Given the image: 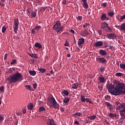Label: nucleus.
<instances>
[{
    "instance_id": "nucleus-1",
    "label": "nucleus",
    "mask_w": 125,
    "mask_h": 125,
    "mask_svg": "<svg viewBox=\"0 0 125 125\" xmlns=\"http://www.w3.org/2000/svg\"><path fill=\"white\" fill-rule=\"evenodd\" d=\"M113 84L108 83L106 84V89L111 95L118 96L121 94H125V84L124 83L113 81Z\"/></svg>"
},
{
    "instance_id": "nucleus-2",
    "label": "nucleus",
    "mask_w": 125,
    "mask_h": 125,
    "mask_svg": "<svg viewBox=\"0 0 125 125\" xmlns=\"http://www.w3.org/2000/svg\"><path fill=\"white\" fill-rule=\"evenodd\" d=\"M22 75L17 71L16 74L10 76L7 78V81H8L10 83H17L19 80L22 79Z\"/></svg>"
},
{
    "instance_id": "nucleus-3",
    "label": "nucleus",
    "mask_w": 125,
    "mask_h": 125,
    "mask_svg": "<svg viewBox=\"0 0 125 125\" xmlns=\"http://www.w3.org/2000/svg\"><path fill=\"white\" fill-rule=\"evenodd\" d=\"M120 116L121 117H125V103H122L120 105H118L116 107V110H120Z\"/></svg>"
},
{
    "instance_id": "nucleus-4",
    "label": "nucleus",
    "mask_w": 125,
    "mask_h": 125,
    "mask_svg": "<svg viewBox=\"0 0 125 125\" xmlns=\"http://www.w3.org/2000/svg\"><path fill=\"white\" fill-rule=\"evenodd\" d=\"M53 29L54 31H56L57 33H59L63 30V27L61 26V23L58 21L53 25Z\"/></svg>"
},
{
    "instance_id": "nucleus-5",
    "label": "nucleus",
    "mask_w": 125,
    "mask_h": 125,
    "mask_svg": "<svg viewBox=\"0 0 125 125\" xmlns=\"http://www.w3.org/2000/svg\"><path fill=\"white\" fill-rule=\"evenodd\" d=\"M50 104H52L50 107H53L54 109H59V104L57 103L54 97H52L50 99Z\"/></svg>"
},
{
    "instance_id": "nucleus-6",
    "label": "nucleus",
    "mask_w": 125,
    "mask_h": 125,
    "mask_svg": "<svg viewBox=\"0 0 125 125\" xmlns=\"http://www.w3.org/2000/svg\"><path fill=\"white\" fill-rule=\"evenodd\" d=\"M19 26V20L16 19L14 20V32L15 34H17V31H18V28Z\"/></svg>"
},
{
    "instance_id": "nucleus-7",
    "label": "nucleus",
    "mask_w": 125,
    "mask_h": 125,
    "mask_svg": "<svg viewBox=\"0 0 125 125\" xmlns=\"http://www.w3.org/2000/svg\"><path fill=\"white\" fill-rule=\"evenodd\" d=\"M97 62H100V63H103V64H105V63H107V60L104 57L101 58H96Z\"/></svg>"
},
{
    "instance_id": "nucleus-8",
    "label": "nucleus",
    "mask_w": 125,
    "mask_h": 125,
    "mask_svg": "<svg viewBox=\"0 0 125 125\" xmlns=\"http://www.w3.org/2000/svg\"><path fill=\"white\" fill-rule=\"evenodd\" d=\"M80 35L82 36V37H86V36L89 35V33L87 31V30L85 28L84 30L81 32Z\"/></svg>"
},
{
    "instance_id": "nucleus-9",
    "label": "nucleus",
    "mask_w": 125,
    "mask_h": 125,
    "mask_svg": "<svg viewBox=\"0 0 125 125\" xmlns=\"http://www.w3.org/2000/svg\"><path fill=\"white\" fill-rule=\"evenodd\" d=\"M109 18L106 17V13H103L102 14L101 16V20L102 21H105V20H107V21H109Z\"/></svg>"
},
{
    "instance_id": "nucleus-10",
    "label": "nucleus",
    "mask_w": 125,
    "mask_h": 125,
    "mask_svg": "<svg viewBox=\"0 0 125 125\" xmlns=\"http://www.w3.org/2000/svg\"><path fill=\"white\" fill-rule=\"evenodd\" d=\"M106 36L108 39H109L110 40H114L115 38L117 37V36H116V34L114 33H109L107 34Z\"/></svg>"
},
{
    "instance_id": "nucleus-11",
    "label": "nucleus",
    "mask_w": 125,
    "mask_h": 125,
    "mask_svg": "<svg viewBox=\"0 0 125 125\" xmlns=\"http://www.w3.org/2000/svg\"><path fill=\"white\" fill-rule=\"evenodd\" d=\"M83 43H84V39L83 38H81L78 40V44L79 46H82Z\"/></svg>"
},
{
    "instance_id": "nucleus-12",
    "label": "nucleus",
    "mask_w": 125,
    "mask_h": 125,
    "mask_svg": "<svg viewBox=\"0 0 125 125\" xmlns=\"http://www.w3.org/2000/svg\"><path fill=\"white\" fill-rule=\"evenodd\" d=\"M102 45H103V42L102 41H98L94 44V46L95 47H99L100 46H102Z\"/></svg>"
},
{
    "instance_id": "nucleus-13",
    "label": "nucleus",
    "mask_w": 125,
    "mask_h": 125,
    "mask_svg": "<svg viewBox=\"0 0 125 125\" xmlns=\"http://www.w3.org/2000/svg\"><path fill=\"white\" fill-rule=\"evenodd\" d=\"M46 124L47 125H56L53 119H48Z\"/></svg>"
},
{
    "instance_id": "nucleus-14",
    "label": "nucleus",
    "mask_w": 125,
    "mask_h": 125,
    "mask_svg": "<svg viewBox=\"0 0 125 125\" xmlns=\"http://www.w3.org/2000/svg\"><path fill=\"white\" fill-rule=\"evenodd\" d=\"M78 86H81L80 83H73L72 84V88H73V89H77V88H78Z\"/></svg>"
},
{
    "instance_id": "nucleus-15",
    "label": "nucleus",
    "mask_w": 125,
    "mask_h": 125,
    "mask_svg": "<svg viewBox=\"0 0 125 125\" xmlns=\"http://www.w3.org/2000/svg\"><path fill=\"white\" fill-rule=\"evenodd\" d=\"M100 54L102 56H106L107 55V52L103 49L100 50Z\"/></svg>"
},
{
    "instance_id": "nucleus-16",
    "label": "nucleus",
    "mask_w": 125,
    "mask_h": 125,
    "mask_svg": "<svg viewBox=\"0 0 125 125\" xmlns=\"http://www.w3.org/2000/svg\"><path fill=\"white\" fill-rule=\"evenodd\" d=\"M24 86L26 89H28L30 91H35V90H34V89H33L32 86H31L30 85H26Z\"/></svg>"
},
{
    "instance_id": "nucleus-17",
    "label": "nucleus",
    "mask_w": 125,
    "mask_h": 125,
    "mask_svg": "<svg viewBox=\"0 0 125 125\" xmlns=\"http://www.w3.org/2000/svg\"><path fill=\"white\" fill-rule=\"evenodd\" d=\"M82 1H83V4L84 5V8H88V4L86 0H81Z\"/></svg>"
},
{
    "instance_id": "nucleus-18",
    "label": "nucleus",
    "mask_w": 125,
    "mask_h": 125,
    "mask_svg": "<svg viewBox=\"0 0 125 125\" xmlns=\"http://www.w3.org/2000/svg\"><path fill=\"white\" fill-rule=\"evenodd\" d=\"M104 31L105 32H107V33H112V32H113V30H112V28L109 26H106Z\"/></svg>"
},
{
    "instance_id": "nucleus-19",
    "label": "nucleus",
    "mask_w": 125,
    "mask_h": 125,
    "mask_svg": "<svg viewBox=\"0 0 125 125\" xmlns=\"http://www.w3.org/2000/svg\"><path fill=\"white\" fill-rule=\"evenodd\" d=\"M35 47L37 48H39V49H41L42 48V44L39 42H37L35 44Z\"/></svg>"
},
{
    "instance_id": "nucleus-20",
    "label": "nucleus",
    "mask_w": 125,
    "mask_h": 125,
    "mask_svg": "<svg viewBox=\"0 0 125 125\" xmlns=\"http://www.w3.org/2000/svg\"><path fill=\"white\" fill-rule=\"evenodd\" d=\"M88 120H90V121H93V120H95L97 118L96 115H92L87 117Z\"/></svg>"
},
{
    "instance_id": "nucleus-21",
    "label": "nucleus",
    "mask_w": 125,
    "mask_h": 125,
    "mask_svg": "<svg viewBox=\"0 0 125 125\" xmlns=\"http://www.w3.org/2000/svg\"><path fill=\"white\" fill-rule=\"evenodd\" d=\"M29 56L32 57V58H35V59H38V57L36 54H32V53H29L28 54Z\"/></svg>"
},
{
    "instance_id": "nucleus-22",
    "label": "nucleus",
    "mask_w": 125,
    "mask_h": 125,
    "mask_svg": "<svg viewBox=\"0 0 125 125\" xmlns=\"http://www.w3.org/2000/svg\"><path fill=\"white\" fill-rule=\"evenodd\" d=\"M108 116L109 117L111 118L112 119H114V118H116L117 117V114L112 113H109L108 114Z\"/></svg>"
},
{
    "instance_id": "nucleus-23",
    "label": "nucleus",
    "mask_w": 125,
    "mask_h": 125,
    "mask_svg": "<svg viewBox=\"0 0 125 125\" xmlns=\"http://www.w3.org/2000/svg\"><path fill=\"white\" fill-rule=\"evenodd\" d=\"M29 73L31 76H36L37 74V72L35 70H29Z\"/></svg>"
},
{
    "instance_id": "nucleus-24",
    "label": "nucleus",
    "mask_w": 125,
    "mask_h": 125,
    "mask_svg": "<svg viewBox=\"0 0 125 125\" xmlns=\"http://www.w3.org/2000/svg\"><path fill=\"white\" fill-rule=\"evenodd\" d=\"M80 100L82 102H85L86 98H85V97L84 96L81 95L80 97Z\"/></svg>"
},
{
    "instance_id": "nucleus-25",
    "label": "nucleus",
    "mask_w": 125,
    "mask_h": 125,
    "mask_svg": "<svg viewBox=\"0 0 125 125\" xmlns=\"http://www.w3.org/2000/svg\"><path fill=\"white\" fill-rule=\"evenodd\" d=\"M33 107H34V104H33L31 103L27 105V109L28 110H32Z\"/></svg>"
},
{
    "instance_id": "nucleus-26",
    "label": "nucleus",
    "mask_w": 125,
    "mask_h": 125,
    "mask_svg": "<svg viewBox=\"0 0 125 125\" xmlns=\"http://www.w3.org/2000/svg\"><path fill=\"white\" fill-rule=\"evenodd\" d=\"M39 111L40 113H42V112L45 111V108H44V107L43 106H41L39 108Z\"/></svg>"
},
{
    "instance_id": "nucleus-27",
    "label": "nucleus",
    "mask_w": 125,
    "mask_h": 125,
    "mask_svg": "<svg viewBox=\"0 0 125 125\" xmlns=\"http://www.w3.org/2000/svg\"><path fill=\"white\" fill-rule=\"evenodd\" d=\"M99 81L102 83H105V78L102 76L100 77Z\"/></svg>"
},
{
    "instance_id": "nucleus-28",
    "label": "nucleus",
    "mask_w": 125,
    "mask_h": 125,
    "mask_svg": "<svg viewBox=\"0 0 125 125\" xmlns=\"http://www.w3.org/2000/svg\"><path fill=\"white\" fill-rule=\"evenodd\" d=\"M82 115V113L81 112H76L73 114V117H75V118H77V116L80 117Z\"/></svg>"
},
{
    "instance_id": "nucleus-29",
    "label": "nucleus",
    "mask_w": 125,
    "mask_h": 125,
    "mask_svg": "<svg viewBox=\"0 0 125 125\" xmlns=\"http://www.w3.org/2000/svg\"><path fill=\"white\" fill-rule=\"evenodd\" d=\"M31 16L33 18H35L37 16V13L36 11H32L31 13Z\"/></svg>"
},
{
    "instance_id": "nucleus-30",
    "label": "nucleus",
    "mask_w": 125,
    "mask_h": 125,
    "mask_svg": "<svg viewBox=\"0 0 125 125\" xmlns=\"http://www.w3.org/2000/svg\"><path fill=\"white\" fill-rule=\"evenodd\" d=\"M121 29L125 32V22L121 24Z\"/></svg>"
},
{
    "instance_id": "nucleus-31",
    "label": "nucleus",
    "mask_w": 125,
    "mask_h": 125,
    "mask_svg": "<svg viewBox=\"0 0 125 125\" xmlns=\"http://www.w3.org/2000/svg\"><path fill=\"white\" fill-rule=\"evenodd\" d=\"M62 93L66 95V96L69 95V92L67 90H63L62 92Z\"/></svg>"
},
{
    "instance_id": "nucleus-32",
    "label": "nucleus",
    "mask_w": 125,
    "mask_h": 125,
    "mask_svg": "<svg viewBox=\"0 0 125 125\" xmlns=\"http://www.w3.org/2000/svg\"><path fill=\"white\" fill-rule=\"evenodd\" d=\"M86 102L87 103H88L90 104H93V103H92V102H91V99H89V98H86Z\"/></svg>"
},
{
    "instance_id": "nucleus-33",
    "label": "nucleus",
    "mask_w": 125,
    "mask_h": 125,
    "mask_svg": "<svg viewBox=\"0 0 125 125\" xmlns=\"http://www.w3.org/2000/svg\"><path fill=\"white\" fill-rule=\"evenodd\" d=\"M70 101V99H69V98H64L63 99V102L64 103H68V102H69Z\"/></svg>"
},
{
    "instance_id": "nucleus-34",
    "label": "nucleus",
    "mask_w": 125,
    "mask_h": 125,
    "mask_svg": "<svg viewBox=\"0 0 125 125\" xmlns=\"http://www.w3.org/2000/svg\"><path fill=\"white\" fill-rule=\"evenodd\" d=\"M120 67L121 69H123L124 70H125V64L124 63H120Z\"/></svg>"
},
{
    "instance_id": "nucleus-35",
    "label": "nucleus",
    "mask_w": 125,
    "mask_h": 125,
    "mask_svg": "<svg viewBox=\"0 0 125 125\" xmlns=\"http://www.w3.org/2000/svg\"><path fill=\"white\" fill-rule=\"evenodd\" d=\"M39 70L41 73H45L46 72V70L44 68H39Z\"/></svg>"
},
{
    "instance_id": "nucleus-36",
    "label": "nucleus",
    "mask_w": 125,
    "mask_h": 125,
    "mask_svg": "<svg viewBox=\"0 0 125 125\" xmlns=\"http://www.w3.org/2000/svg\"><path fill=\"white\" fill-rule=\"evenodd\" d=\"M41 28H42V27L40 25H38L35 27V30L39 31H40V30H41Z\"/></svg>"
},
{
    "instance_id": "nucleus-37",
    "label": "nucleus",
    "mask_w": 125,
    "mask_h": 125,
    "mask_svg": "<svg viewBox=\"0 0 125 125\" xmlns=\"http://www.w3.org/2000/svg\"><path fill=\"white\" fill-rule=\"evenodd\" d=\"M107 14L110 17H113V16L114 15V12H109Z\"/></svg>"
},
{
    "instance_id": "nucleus-38",
    "label": "nucleus",
    "mask_w": 125,
    "mask_h": 125,
    "mask_svg": "<svg viewBox=\"0 0 125 125\" xmlns=\"http://www.w3.org/2000/svg\"><path fill=\"white\" fill-rule=\"evenodd\" d=\"M115 76L116 77H122V76H123V74L121 72H117L115 74Z\"/></svg>"
},
{
    "instance_id": "nucleus-39",
    "label": "nucleus",
    "mask_w": 125,
    "mask_h": 125,
    "mask_svg": "<svg viewBox=\"0 0 125 125\" xmlns=\"http://www.w3.org/2000/svg\"><path fill=\"white\" fill-rule=\"evenodd\" d=\"M45 9H46L45 7H42L40 9V11L44 12V11H45Z\"/></svg>"
},
{
    "instance_id": "nucleus-40",
    "label": "nucleus",
    "mask_w": 125,
    "mask_h": 125,
    "mask_svg": "<svg viewBox=\"0 0 125 125\" xmlns=\"http://www.w3.org/2000/svg\"><path fill=\"white\" fill-rule=\"evenodd\" d=\"M102 24L105 26L106 27H107L108 26H109V24L106 21L103 22L102 23Z\"/></svg>"
},
{
    "instance_id": "nucleus-41",
    "label": "nucleus",
    "mask_w": 125,
    "mask_h": 125,
    "mask_svg": "<svg viewBox=\"0 0 125 125\" xmlns=\"http://www.w3.org/2000/svg\"><path fill=\"white\" fill-rule=\"evenodd\" d=\"M87 26H89V23L85 22L83 25V28H87Z\"/></svg>"
},
{
    "instance_id": "nucleus-42",
    "label": "nucleus",
    "mask_w": 125,
    "mask_h": 125,
    "mask_svg": "<svg viewBox=\"0 0 125 125\" xmlns=\"http://www.w3.org/2000/svg\"><path fill=\"white\" fill-rule=\"evenodd\" d=\"M5 31H6V27H5V26H3L2 27V33H5Z\"/></svg>"
},
{
    "instance_id": "nucleus-43",
    "label": "nucleus",
    "mask_w": 125,
    "mask_h": 125,
    "mask_svg": "<svg viewBox=\"0 0 125 125\" xmlns=\"http://www.w3.org/2000/svg\"><path fill=\"white\" fill-rule=\"evenodd\" d=\"M105 104H106L107 107H111V106H112V104L109 102H105Z\"/></svg>"
},
{
    "instance_id": "nucleus-44",
    "label": "nucleus",
    "mask_w": 125,
    "mask_h": 125,
    "mask_svg": "<svg viewBox=\"0 0 125 125\" xmlns=\"http://www.w3.org/2000/svg\"><path fill=\"white\" fill-rule=\"evenodd\" d=\"M109 49H110V50H114L115 49V47H114L113 45H110L109 46Z\"/></svg>"
},
{
    "instance_id": "nucleus-45",
    "label": "nucleus",
    "mask_w": 125,
    "mask_h": 125,
    "mask_svg": "<svg viewBox=\"0 0 125 125\" xmlns=\"http://www.w3.org/2000/svg\"><path fill=\"white\" fill-rule=\"evenodd\" d=\"M125 14L123 16L120 17V20H121V21H123V20H125Z\"/></svg>"
},
{
    "instance_id": "nucleus-46",
    "label": "nucleus",
    "mask_w": 125,
    "mask_h": 125,
    "mask_svg": "<svg viewBox=\"0 0 125 125\" xmlns=\"http://www.w3.org/2000/svg\"><path fill=\"white\" fill-rule=\"evenodd\" d=\"M16 62H17V61H16V60H13L11 61V64L12 65H13V64H15V63H16Z\"/></svg>"
},
{
    "instance_id": "nucleus-47",
    "label": "nucleus",
    "mask_w": 125,
    "mask_h": 125,
    "mask_svg": "<svg viewBox=\"0 0 125 125\" xmlns=\"http://www.w3.org/2000/svg\"><path fill=\"white\" fill-rule=\"evenodd\" d=\"M106 27H107V26H105V25H104L103 24H101V29H104V31L106 29Z\"/></svg>"
},
{
    "instance_id": "nucleus-48",
    "label": "nucleus",
    "mask_w": 125,
    "mask_h": 125,
    "mask_svg": "<svg viewBox=\"0 0 125 125\" xmlns=\"http://www.w3.org/2000/svg\"><path fill=\"white\" fill-rule=\"evenodd\" d=\"M4 90V87H3V86H1L0 87V91L1 92H2V91H3Z\"/></svg>"
},
{
    "instance_id": "nucleus-49",
    "label": "nucleus",
    "mask_w": 125,
    "mask_h": 125,
    "mask_svg": "<svg viewBox=\"0 0 125 125\" xmlns=\"http://www.w3.org/2000/svg\"><path fill=\"white\" fill-rule=\"evenodd\" d=\"M110 97H111L109 95H106L104 98L106 100H108L110 98Z\"/></svg>"
},
{
    "instance_id": "nucleus-50",
    "label": "nucleus",
    "mask_w": 125,
    "mask_h": 125,
    "mask_svg": "<svg viewBox=\"0 0 125 125\" xmlns=\"http://www.w3.org/2000/svg\"><path fill=\"white\" fill-rule=\"evenodd\" d=\"M116 19H117V20H118V21H119L120 22H122L121 19H120V16H117L116 17Z\"/></svg>"
},
{
    "instance_id": "nucleus-51",
    "label": "nucleus",
    "mask_w": 125,
    "mask_h": 125,
    "mask_svg": "<svg viewBox=\"0 0 125 125\" xmlns=\"http://www.w3.org/2000/svg\"><path fill=\"white\" fill-rule=\"evenodd\" d=\"M26 112H27V109L26 108L22 109L23 114H26Z\"/></svg>"
},
{
    "instance_id": "nucleus-52",
    "label": "nucleus",
    "mask_w": 125,
    "mask_h": 125,
    "mask_svg": "<svg viewBox=\"0 0 125 125\" xmlns=\"http://www.w3.org/2000/svg\"><path fill=\"white\" fill-rule=\"evenodd\" d=\"M64 45V46H69V42L67 41H66Z\"/></svg>"
},
{
    "instance_id": "nucleus-53",
    "label": "nucleus",
    "mask_w": 125,
    "mask_h": 125,
    "mask_svg": "<svg viewBox=\"0 0 125 125\" xmlns=\"http://www.w3.org/2000/svg\"><path fill=\"white\" fill-rule=\"evenodd\" d=\"M98 33L99 34L100 36H101L102 35V31L101 30H98Z\"/></svg>"
},
{
    "instance_id": "nucleus-54",
    "label": "nucleus",
    "mask_w": 125,
    "mask_h": 125,
    "mask_svg": "<svg viewBox=\"0 0 125 125\" xmlns=\"http://www.w3.org/2000/svg\"><path fill=\"white\" fill-rule=\"evenodd\" d=\"M120 104H121V103L119 101H117L115 103V105L116 106H118V105H120Z\"/></svg>"
},
{
    "instance_id": "nucleus-55",
    "label": "nucleus",
    "mask_w": 125,
    "mask_h": 125,
    "mask_svg": "<svg viewBox=\"0 0 125 125\" xmlns=\"http://www.w3.org/2000/svg\"><path fill=\"white\" fill-rule=\"evenodd\" d=\"M4 120V117L2 116H0V122H2Z\"/></svg>"
},
{
    "instance_id": "nucleus-56",
    "label": "nucleus",
    "mask_w": 125,
    "mask_h": 125,
    "mask_svg": "<svg viewBox=\"0 0 125 125\" xmlns=\"http://www.w3.org/2000/svg\"><path fill=\"white\" fill-rule=\"evenodd\" d=\"M37 83L33 84V88H34V89H37Z\"/></svg>"
},
{
    "instance_id": "nucleus-57",
    "label": "nucleus",
    "mask_w": 125,
    "mask_h": 125,
    "mask_svg": "<svg viewBox=\"0 0 125 125\" xmlns=\"http://www.w3.org/2000/svg\"><path fill=\"white\" fill-rule=\"evenodd\" d=\"M74 124L75 125H80V123L78 121H75Z\"/></svg>"
},
{
    "instance_id": "nucleus-58",
    "label": "nucleus",
    "mask_w": 125,
    "mask_h": 125,
    "mask_svg": "<svg viewBox=\"0 0 125 125\" xmlns=\"http://www.w3.org/2000/svg\"><path fill=\"white\" fill-rule=\"evenodd\" d=\"M77 19H78V20H82V19H83V17L79 16Z\"/></svg>"
},
{
    "instance_id": "nucleus-59",
    "label": "nucleus",
    "mask_w": 125,
    "mask_h": 125,
    "mask_svg": "<svg viewBox=\"0 0 125 125\" xmlns=\"http://www.w3.org/2000/svg\"><path fill=\"white\" fill-rule=\"evenodd\" d=\"M31 32L32 33V34L33 35H35V34H36V31H35V29H32L31 30Z\"/></svg>"
},
{
    "instance_id": "nucleus-60",
    "label": "nucleus",
    "mask_w": 125,
    "mask_h": 125,
    "mask_svg": "<svg viewBox=\"0 0 125 125\" xmlns=\"http://www.w3.org/2000/svg\"><path fill=\"white\" fill-rule=\"evenodd\" d=\"M103 6H104V7H106V6H107V3L106 2L103 3Z\"/></svg>"
},
{
    "instance_id": "nucleus-61",
    "label": "nucleus",
    "mask_w": 125,
    "mask_h": 125,
    "mask_svg": "<svg viewBox=\"0 0 125 125\" xmlns=\"http://www.w3.org/2000/svg\"><path fill=\"white\" fill-rule=\"evenodd\" d=\"M98 88H99V90H101V91H102V89H103V88L102 87V86H99L98 87Z\"/></svg>"
},
{
    "instance_id": "nucleus-62",
    "label": "nucleus",
    "mask_w": 125,
    "mask_h": 125,
    "mask_svg": "<svg viewBox=\"0 0 125 125\" xmlns=\"http://www.w3.org/2000/svg\"><path fill=\"white\" fill-rule=\"evenodd\" d=\"M70 32H71L72 34H73V35L75 34V31L73 29L70 30Z\"/></svg>"
},
{
    "instance_id": "nucleus-63",
    "label": "nucleus",
    "mask_w": 125,
    "mask_h": 125,
    "mask_svg": "<svg viewBox=\"0 0 125 125\" xmlns=\"http://www.w3.org/2000/svg\"><path fill=\"white\" fill-rule=\"evenodd\" d=\"M104 67H101V68H100V70H101V71H102V72H104Z\"/></svg>"
},
{
    "instance_id": "nucleus-64",
    "label": "nucleus",
    "mask_w": 125,
    "mask_h": 125,
    "mask_svg": "<svg viewBox=\"0 0 125 125\" xmlns=\"http://www.w3.org/2000/svg\"><path fill=\"white\" fill-rule=\"evenodd\" d=\"M61 110L62 111V112H64L65 111V109L63 107H61Z\"/></svg>"
}]
</instances>
